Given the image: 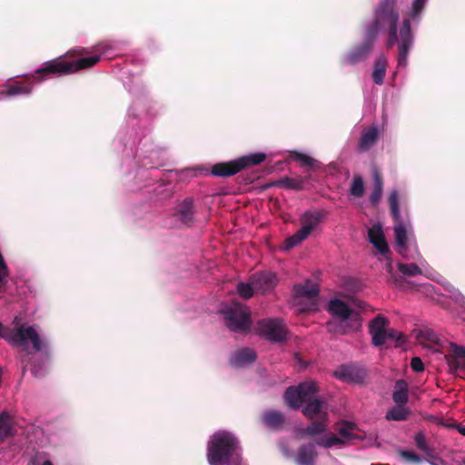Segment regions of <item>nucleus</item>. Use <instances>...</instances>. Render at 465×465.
<instances>
[{"label":"nucleus","mask_w":465,"mask_h":465,"mask_svg":"<svg viewBox=\"0 0 465 465\" xmlns=\"http://www.w3.org/2000/svg\"><path fill=\"white\" fill-rule=\"evenodd\" d=\"M411 415V410L405 407V404H396L386 413V420L403 421L407 420Z\"/></svg>","instance_id":"28"},{"label":"nucleus","mask_w":465,"mask_h":465,"mask_svg":"<svg viewBox=\"0 0 465 465\" xmlns=\"http://www.w3.org/2000/svg\"><path fill=\"white\" fill-rule=\"evenodd\" d=\"M238 441L231 433H215L208 443L207 460L210 465H226L237 450Z\"/></svg>","instance_id":"4"},{"label":"nucleus","mask_w":465,"mask_h":465,"mask_svg":"<svg viewBox=\"0 0 465 465\" xmlns=\"http://www.w3.org/2000/svg\"><path fill=\"white\" fill-rule=\"evenodd\" d=\"M357 429V425L353 422L350 421H342L336 427V430L339 435L344 440V443L346 441H350L354 439H359L353 431Z\"/></svg>","instance_id":"30"},{"label":"nucleus","mask_w":465,"mask_h":465,"mask_svg":"<svg viewBox=\"0 0 465 465\" xmlns=\"http://www.w3.org/2000/svg\"><path fill=\"white\" fill-rule=\"evenodd\" d=\"M458 349H465V346L451 342L450 344V351L445 356V359L448 363L449 371L451 374L459 375L460 373L465 375V358L460 355Z\"/></svg>","instance_id":"15"},{"label":"nucleus","mask_w":465,"mask_h":465,"mask_svg":"<svg viewBox=\"0 0 465 465\" xmlns=\"http://www.w3.org/2000/svg\"><path fill=\"white\" fill-rule=\"evenodd\" d=\"M426 0H413L411 15L413 19L420 15L424 6Z\"/></svg>","instance_id":"43"},{"label":"nucleus","mask_w":465,"mask_h":465,"mask_svg":"<svg viewBox=\"0 0 465 465\" xmlns=\"http://www.w3.org/2000/svg\"><path fill=\"white\" fill-rule=\"evenodd\" d=\"M460 351V355L464 356L465 358V349H458Z\"/></svg>","instance_id":"50"},{"label":"nucleus","mask_w":465,"mask_h":465,"mask_svg":"<svg viewBox=\"0 0 465 465\" xmlns=\"http://www.w3.org/2000/svg\"><path fill=\"white\" fill-rule=\"evenodd\" d=\"M327 328L329 332L337 333V334H347L351 331H357L358 330L351 329L349 323L339 321V322H328Z\"/></svg>","instance_id":"32"},{"label":"nucleus","mask_w":465,"mask_h":465,"mask_svg":"<svg viewBox=\"0 0 465 465\" xmlns=\"http://www.w3.org/2000/svg\"><path fill=\"white\" fill-rule=\"evenodd\" d=\"M31 372L34 377L42 379L47 375L48 370L44 364L34 363L31 369Z\"/></svg>","instance_id":"42"},{"label":"nucleus","mask_w":465,"mask_h":465,"mask_svg":"<svg viewBox=\"0 0 465 465\" xmlns=\"http://www.w3.org/2000/svg\"><path fill=\"white\" fill-rule=\"evenodd\" d=\"M25 371H26V369H25V368L23 369V375L25 373Z\"/></svg>","instance_id":"52"},{"label":"nucleus","mask_w":465,"mask_h":465,"mask_svg":"<svg viewBox=\"0 0 465 465\" xmlns=\"http://www.w3.org/2000/svg\"><path fill=\"white\" fill-rule=\"evenodd\" d=\"M317 456L315 444L309 442L298 448L294 461L297 465H315Z\"/></svg>","instance_id":"18"},{"label":"nucleus","mask_w":465,"mask_h":465,"mask_svg":"<svg viewBox=\"0 0 465 465\" xmlns=\"http://www.w3.org/2000/svg\"><path fill=\"white\" fill-rule=\"evenodd\" d=\"M378 128L377 126H371L367 130H364L360 137L358 149L361 152H366L370 150L378 140Z\"/></svg>","instance_id":"23"},{"label":"nucleus","mask_w":465,"mask_h":465,"mask_svg":"<svg viewBox=\"0 0 465 465\" xmlns=\"http://www.w3.org/2000/svg\"><path fill=\"white\" fill-rule=\"evenodd\" d=\"M317 384L313 381H304L298 386H290L284 392L285 403L293 410L302 408V414L310 420H329L327 403L324 400L316 398Z\"/></svg>","instance_id":"3"},{"label":"nucleus","mask_w":465,"mask_h":465,"mask_svg":"<svg viewBox=\"0 0 465 465\" xmlns=\"http://www.w3.org/2000/svg\"><path fill=\"white\" fill-rule=\"evenodd\" d=\"M368 235L371 243L380 252L383 256L390 254V249L386 242L382 228L381 225H373L368 231Z\"/></svg>","instance_id":"20"},{"label":"nucleus","mask_w":465,"mask_h":465,"mask_svg":"<svg viewBox=\"0 0 465 465\" xmlns=\"http://www.w3.org/2000/svg\"><path fill=\"white\" fill-rule=\"evenodd\" d=\"M398 0H380L374 9V15L371 24L366 31L377 38L382 29L388 30L387 48H391L399 42L398 66L406 67L410 49L413 44V35L411 29V20L405 18L400 28L398 38L397 25L399 22V12L396 8Z\"/></svg>","instance_id":"1"},{"label":"nucleus","mask_w":465,"mask_h":465,"mask_svg":"<svg viewBox=\"0 0 465 465\" xmlns=\"http://www.w3.org/2000/svg\"><path fill=\"white\" fill-rule=\"evenodd\" d=\"M334 376L344 382L362 383L366 371L355 364H342L334 371Z\"/></svg>","instance_id":"14"},{"label":"nucleus","mask_w":465,"mask_h":465,"mask_svg":"<svg viewBox=\"0 0 465 465\" xmlns=\"http://www.w3.org/2000/svg\"><path fill=\"white\" fill-rule=\"evenodd\" d=\"M389 324L388 319L381 314L369 322V333L371 336V343L375 347H381L388 340L395 341L397 347L406 342V336L394 329H389Z\"/></svg>","instance_id":"5"},{"label":"nucleus","mask_w":465,"mask_h":465,"mask_svg":"<svg viewBox=\"0 0 465 465\" xmlns=\"http://www.w3.org/2000/svg\"><path fill=\"white\" fill-rule=\"evenodd\" d=\"M13 420L11 415L3 411L0 413V445L5 441L8 438L15 435L14 429L12 427Z\"/></svg>","instance_id":"25"},{"label":"nucleus","mask_w":465,"mask_h":465,"mask_svg":"<svg viewBox=\"0 0 465 465\" xmlns=\"http://www.w3.org/2000/svg\"><path fill=\"white\" fill-rule=\"evenodd\" d=\"M446 427H449V428H456L457 430L463 436H465V426L461 425V424H455V425H445Z\"/></svg>","instance_id":"46"},{"label":"nucleus","mask_w":465,"mask_h":465,"mask_svg":"<svg viewBox=\"0 0 465 465\" xmlns=\"http://www.w3.org/2000/svg\"><path fill=\"white\" fill-rule=\"evenodd\" d=\"M255 288L253 284H252L251 281L249 282H239L237 284V292L240 296L243 299H249L253 295V292Z\"/></svg>","instance_id":"39"},{"label":"nucleus","mask_w":465,"mask_h":465,"mask_svg":"<svg viewBox=\"0 0 465 465\" xmlns=\"http://www.w3.org/2000/svg\"><path fill=\"white\" fill-rule=\"evenodd\" d=\"M293 291L296 297L307 298L312 302V308H310V310H316V302L320 292V289L316 283L306 281L304 284L294 285Z\"/></svg>","instance_id":"17"},{"label":"nucleus","mask_w":465,"mask_h":465,"mask_svg":"<svg viewBox=\"0 0 465 465\" xmlns=\"http://www.w3.org/2000/svg\"><path fill=\"white\" fill-rule=\"evenodd\" d=\"M373 189L370 195V203L372 206H377L381 202L383 193V178L378 170L372 172Z\"/></svg>","instance_id":"24"},{"label":"nucleus","mask_w":465,"mask_h":465,"mask_svg":"<svg viewBox=\"0 0 465 465\" xmlns=\"http://www.w3.org/2000/svg\"><path fill=\"white\" fill-rule=\"evenodd\" d=\"M307 238L301 230H298L293 235L288 237L284 242V249L290 250L294 246L300 244L302 241Z\"/></svg>","instance_id":"38"},{"label":"nucleus","mask_w":465,"mask_h":465,"mask_svg":"<svg viewBox=\"0 0 465 465\" xmlns=\"http://www.w3.org/2000/svg\"><path fill=\"white\" fill-rule=\"evenodd\" d=\"M411 367L413 371L415 372H420L424 370V364L420 358L419 357H413L411 361Z\"/></svg>","instance_id":"44"},{"label":"nucleus","mask_w":465,"mask_h":465,"mask_svg":"<svg viewBox=\"0 0 465 465\" xmlns=\"http://www.w3.org/2000/svg\"><path fill=\"white\" fill-rule=\"evenodd\" d=\"M375 41L376 37L365 31L362 43L351 49V51L346 55L344 63L347 64H355L367 59L373 48Z\"/></svg>","instance_id":"12"},{"label":"nucleus","mask_w":465,"mask_h":465,"mask_svg":"<svg viewBox=\"0 0 465 465\" xmlns=\"http://www.w3.org/2000/svg\"><path fill=\"white\" fill-rule=\"evenodd\" d=\"M401 457L407 462L419 465L422 462V459L412 450H401Z\"/></svg>","instance_id":"41"},{"label":"nucleus","mask_w":465,"mask_h":465,"mask_svg":"<svg viewBox=\"0 0 465 465\" xmlns=\"http://www.w3.org/2000/svg\"><path fill=\"white\" fill-rule=\"evenodd\" d=\"M223 313L226 326L232 331L242 332L251 327L250 312L240 302H232L223 310Z\"/></svg>","instance_id":"8"},{"label":"nucleus","mask_w":465,"mask_h":465,"mask_svg":"<svg viewBox=\"0 0 465 465\" xmlns=\"http://www.w3.org/2000/svg\"><path fill=\"white\" fill-rule=\"evenodd\" d=\"M0 337L16 346H26L27 341H30L35 351H40L45 348L44 341L33 326L22 324L14 330H10L5 328L0 322Z\"/></svg>","instance_id":"7"},{"label":"nucleus","mask_w":465,"mask_h":465,"mask_svg":"<svg viewBox=\"0 0 465 465\" xmlns=\"http://www.w3.org/2000/svg\"><path fill=\"white\" fill-rule=\"evenodd\" d=\"M90 54V51L88 49L80 47V48L69 50L66 54V56L75 57V56H82L84 54Z\"/></svg>","instance_id":"45"},{"label":"nucleus","mask_w":465,"mask_h":465,"mask_svg":"<svg viewBox=\"0 0 465 465\" xmlns=\"http://www.w3.org/2000/svg\"><path fill=\"white\" fill-rule=\"evenodd\" d=\"M94 50L98 53L74 61H66L62 57L48 61L42 67L36 69L30 77H26L25 83L15 82L13 84L6 85L1 94L5 96L28 95L32 92L34 82H42L52 75H66L83 69L92 68L101 60V55L104 52L101 45H96Z\"/></svg>","instance_id":"2"},{"label":"nucleus","mask_w":465,"mask_h":465,"mask_svg":"<svg viewBox=\"0 0 465 465\" xmlns=\"http://www.w3.org/2000/svg\"><path fill=\"white\" fill-rule=\"evenodd\" d=\"M392 400L395 404H406L409 401V385L405 380H398L394 386Z\"/></svg>","instance_id":"26"},{"label":"nucleus","mask_w":465,"mask_h":465,"mask_svg":"<svg viewBox=\"0 0 465 465\" xmlns=\"http://www.w3.org/2000/svg\"><path fill=\"white\" fill-rule=\"evenodd\" d=\"M386 270L389 274L388 282L394 285L396 288H403L405 283H408L403 277L398 276L392 268L391 260H390L386 264Z\"/></svg>","instance_id":"33"},{"label":"nucleus","mask_w":465,"mask_h":465,"mask_svg":"<svg viewBox=\"0 0 465 465\" xmlns=\"http://www.w3.org/2000/svg\"><path fill=\"white\" fill-rule=\"evenodd\" d=\"M42 465H54V464L50 460H45V461L43 462Z\"/></svg>","instance_id":"51"},{"label":"nucleus","mask_w":465,"mask_h":465,"mask_svg":"<svg viewBox=\"0 0 465 465\" xmlns=\"http://www.w3.org/2000/svg\"><path fill=\"white\" fill-rule=\"evenodd\" d=\"M325 214L326 213L322 210L304 213L301 219L302 228L300 229L302 234L308 237L324 218Z\"/></svg>","instance_id":"19"},{"label":"nucleus","mask_w":465,"mask_h":465,"mask_svg":"<svg viewBox=\"0 0 465 465\" xmlns=\"http://www.w3.org/2000/svg\"><path fill=\"white\" fill-rule=\"evenodd\" d=\"M316 443L319 446H322L324 448H331L335 445H342L344 444V440L341 438L337 437L336 435L332 434L330 437H322L316 440Z\"/></svg>","instance_id":"37"},{"label":"nucleus","mask_w":465,"mask_h":465,"mask_svg":"<svg viewBox=\"0 0 465 465\" xmlns=\"http://www.w3.org/2000/svg\"><path fill=\"white\" fill-rule=\"evenodd\" d=\"M414 440L416 446L419 450L425 452L427 455H430L431 450L429 448L427 444L426 437L423 432L420 431L416 433Z\"/></svg>","instance_id":"40"},{"label":"nucleus","mask_w":465,"mask_h":465,"mask_svg":"<svg viewBox=\"0 0 465 465\" xmlns=\"http://www.w3.org/2000/svg\"><path fill=\"white\" fill-rule=\"evenodd\" d=\"M195 200L193 197H185L176 203L173 215L183 225L191 227L195 223Z\"/></svg>","instance_id":"13"},{"label":"nucleus","mask_w":465,"mask_h":465,"mask_svg":"<svg viewBox=\"0 0 465 465\" xmlns=\"http://www.w3.org/2000/svg\"><path fill=\"white\" fill-rule=\"evenodd\" d=\"M256 360V353L252 349L243 348L235 352L232 364L236 367L253 362Z\"/></svg>","instance_id":"27"},{"label":"nucleus","mask_w":465,"mask_h":465,"mask_svg":"<svg viewBox=\"0 0 465 465\" xmlns=\"http://www.w3.org/2000/svg\"><path fill=\"white\" fill-rule=\"evenodd\" d=\"M255 291L262 293L272 291L277 284L276 275L271 272H255L250 277Z\"/></svg>","instance_id":"16"},{"label":"nucleus","mask_w":465,"mask_h":465,"mask_svg":"<svg viewBox=\"0 0 465 465\" xmlns=\"http://www.w3.org/2000/svg\"><path fill=\"white\" fill-rule=\"evenodd\" d=\"M330 312L339 318L340 321L350 324L351 329L360 330L361 319L358 312L351 310L343 301L339 299L331 300L329 303Z\"/></svg>","instance_id":"11"},{"label":"nucleus","mask_w":465,"mask_h":465,"mask_svg":"<svg viewBox=\"0 0 465 465\" xmlns=\"http://www.w3.org/2000/svg\"><path fill=\"white\" fill-rule=\"evenodd\" d=\"M306 427L296 430L297 437L303 439L305 437H314L321 435L327 430L329 420H313Z\"/></svg>","instance_id":"22"},{"label":"nucleus","mask_w":465,"mask_h":465,"mask_svg":"<svg viewBox=\"0 0 465 465\" xmlns=\"http://www.w3.org/2000/svg\"><path fill=\"white\" fill-rule=\"evenodd\" d=\"M428 339H429L430 341H436V336H435V334H434V333H432V332H431V333H429V335H428Z\"/></svg>","instance_id":"49"},{"label":"nucleus","mask_w":465,"mask_h":465,"mask_svg":"<svg viewBox=\"0 0 465 465\" xmlns=\"http://www.w3.org/2000/svg\"><path fill=\"white\" fill-rule=\"evenodd\" d=\"M305 179L284 177L276 181L273 184L279 187H284L292 190H302Z\"/></svg>","instance_id":"31"},{"label":"nucleus","mask_w":465,"mask_h":465,"mask_svg":"<svg viewBox=\"0 0 465 465\" xmlns=\"http://www.w3.org/2000/svg\"><path fill=\"white\" fill-rule=\"evenodd\" d=\"M266 159L264 153H255L238 159L218 163L212 166L210 173L216 177H231L241 171L262 163Z\"/></svg>","instance_id":"6"},{"label":"nucleus","mask_w":465,"mask_h":465,"mask_svg":"<svg viewBox=\"0 0 465 465\" xmlns=\"http://www.w3.org/2000/svg\"><path fill=\"white\" fill-rule=\"evenodd\" d=\"M365 191L364 182L361 175H354L350 187V193L357 198L363 196Z\"/></svg>","instance_id":"34"},{"label":"nucleus","mask_w":465,"mask_h":465,"mask_svg":"<svg viewBox=\"0 0 465 465\" xmlns=\"http://www.w3.org/2000/svg\"><path fill=\"white\" fill-rule=\"evenodd\" d=\"M355 305L359 307L360 309H365L366 303L362 301H358Z\"/></svg>","instance_id":"48"},{"label":"nucleus","mask_w":465,"mask_h":465,"mask_svg":"<svg viewBox=\"0 0 465 465\" xmlns=\"http://www.w3.org/2000/svg\"><path fill=\"white\" fill-rule=\"evenodd\" d=\"M262 423L272 430H281L285 424V415L275 410L265 411L262 415Z\"/></svg>","instance_id":"21"},{"label":"nucleus","mask_w":465,"mask_h":465,"mask_svg":"<svg viewBox=\"0 0 465 465\" xmlns=\"http://www.w3.org/2000/svg\"><path fill=\"white\" fill-rule=\"evenodd\" d=\"M258 332L266 340L280 342L286 340L287 329L281 319H264L257 323Z\"/></svg>","instance_id":"10"},{"label":"nucleus","mask_w":465,"mask_h":465,"mask_svg":"<svg viewBox=\"0 0 465 465\" xmlns=\"http://www.w3.org/2000/svg\"><path fill=\"white\" fill-rule=\"evenodd\" d=\"M397 267L403 276L414 277L422 273V270L416 263L399 262Z\"/></svg>","instance_id":"35"},{"label":"nucleus","mask_w":465,"mask_h":465,"mask_svg":"<svg viewBox=\"0 0 465 465\" xmlns=\"http://www.w3.org/2000/svg\"><path fill=\"white\" fill-rule=\"evenodd\" d=\"M388 201L390 204L391 215L395 223V242L399 248V253L403 254V252H406L408 249V239L407 230L403 219L401 218L400 213L399 193L396 190L391 191L389 195Z\"/></svg>","instance_id":"9"},{"label":"nucleus","mask_w":465,"mask_h":465,"mask_svg":"<svg viewBox=\"0 0 465 465\" xmlns=\"http://www.w3.org/2000/svg\"><path fill=\"white\" fill-rule=\"evenodd\" d=\"M9 272H4L0 270V284L3 282H6V277L8 276Z\"/></svg>","instance_id":"47"},{"label":"nucleus","mask_w":465,"mask_h":465,"mask_svg":"<svg viewBox=\"0 0 465 465\" xmlns=\"http://www.w3.org/2000/svg\"><path fill=\"white\" fill-rule=\"evenodd\" d=\"M292 157L295 161L300 162L304 166H309L311 168L319 167V162L317 160L304 153L294 152Z\"/></svg>","instance_id":"36"},{"label":"nucleus","mask_w":465,"mask_h":465,"mask_svg":"<svg viewBox=\"0 0 465 465\" xmlns=\"http://www.w3.org/2000/svg\"><path fill=\"white\" fill-rule=\"evenodd\" d=\"M387 60L384 55H380L374 63V69L372 72V80L376 84H382L386 74Z\"/></svg>","instance_id":"29"}]
</instances>
